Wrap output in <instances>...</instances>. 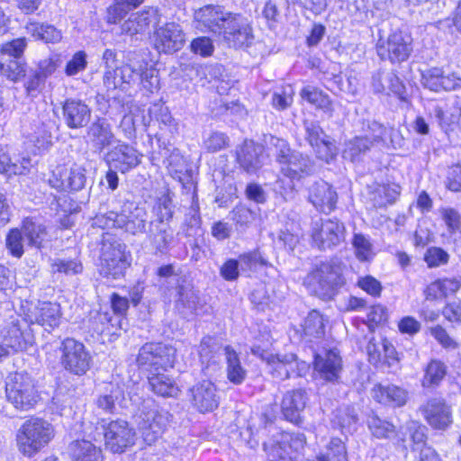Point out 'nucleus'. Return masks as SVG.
Returning <instances> with one entry per match:
<instances>
[{"label":"nucleus","instance_id":"1","mask_svg":"<svg viewBox=\"0 0 461 461\" xmlns=\"http://www.w3.org/2000/svg\"><path fill=\"white\" fill-rule=\"evenodd\" d=\"M196 27L221 36L229 47H249L254 40L253 29L241 14L226 11L221 5H207L194 12Z\"/></svg>","mask_w":461,"mask_h":461},{"label":"nucleus","instance_id":"2","mask_svg":"<svg viewBox=\"0 0 461 461\" xmlns=\"http://www.w3.org/2000/svg\"><path fill=\"white\" fill-rule=\"evenodd\" d=\"M345 285L343 264L332 258L312 266L303 279V285L322 301L332 300Z\"/></svg>","mask_w":461,"mask_h":461},{"label":"nucleus","instance_id":"3","mask_svg":"<svg viewBox=\"0 0 461 461\" xmlns=\"http://www.w3.org/2000/svg\"><path fill=\"white\" fill-rule=\"evenodd\" d=\"M126 245L116 236L105 233L100 243L99 274L106 278L118 279L130 266Z\"/></svg>","mask_w":461,"mask_h":461},{"label":"nucleus","instance_id":"4","mask_svg":"<svg viewBox=\"0 0 461 461\" xmlns=\"http://www.w3.org/2000/svg\"><path fill=\"white\" fill-rule=\"evenodd\" d=\"M53 437L54 428L49 421L31 417L17 430V447L23 456L31 457L45 447Z\"/></svg>","mask_w":461,"mask_h":461},{"label":"nucleus","instance_id":"5","mask_svg":"<svg viewBox=\"0 0 461 461\" xmlns=\"http://www.w3.org/2000/svg\"><path fill=\"white\" fill-rule=\"evenodd\" d=\"M5 397L16 410L26 411L40 400L34 379L26 372L10 374L5 382Z\"/></svg>","mask_w":461,"mask_h":461},{"label":"nucleus","instance_id":"6","mask_svg":"<svg viewBox=\"0 0 461 461\" xmlns=\"http://www.w3.org/2000/svg\"><path fill=\"white\" fill-rule=\"evenodd\" d=\"M170 417V413L154 401L148 400L143 402L139 415V429L149 445L154 443L166 430Z\"/></svg>","mask_w":461,"mask_h":461},{"label":"nucleus","instance_id":"7","mask_svg":"<svg viewBox=\"0 0 461 461\" xmlns=\"http://www.w3.org/2000/svg\"><path fill=\"white\" fill-rule=\"evenodd\" d=\"M26 40L17 38L5 42L0 49V71L12 81H18L26 76V63L23 59Z\"/></svg>","mask_w":461,"mask_h":461},{"label":"nucleus","instance_id":"8","mask_svg":"<svg viewBox=\"0 0 461 461\" xmlns=\"http://www.w3.org/2000/svg\"><path fill=\"white\" fill-rule=\"evenodd\" d=\"M175 349L163 343H146L139 350L136 362L140 368L150 375L172 367Z\"/></svg>","mask_w":461,"mask_h":461},{"label":"nucleus","instance_id":"9","mask_svg":"<svg viewBox=\"0 0 461 461\" xmlns=\"http://www.w3.org/2000/svg\"><path fill=\"white\" fill-rule=\"evenodd\" d=\"M101 427L104 431V447L114 454H122L135 444L136 432L128 421L117 419L114 420H102Z\"/></svg>","mask_w":461,"mask_h":461},{"label":"nucleus","instance_id":"10","mask_svg":"<svg viewBox=\"0 0 461 461\" xmlns=\"http://www.w3.org/2000/svg\"><path fill=\"white\" fill-rule=\"evenodd\" d=\"M59 350L61 365L67 371L83 375L89 370L92 357L83 343L68 338L61 342Z\"/></svg>","mask_w":461,"mask_h":461},{"label":"nucleus","instance_id":"11","mask_svg":"<svg viewBox=\"0 0 461 461\" xmlns=\"http://www.w3.org/2000/svg\"><path fill=\"white\" fill-rule=\"evenodd\" d=\"M345 226L337 219L319 220L312 223V240L321 250L331 249L345 240Z\"/></svg>","mask_w":461,"mask_h":461},{"label":"nucleus","instance_id":"12","mask_svg":"<svg viewBox=\"0 0 461 461\" xmlns=\"http://www.w3.org/2000/svg\"><path fill=\"white\" fill-rule=\"evenodd\" d=\"M376 50L382 59L400 63L410 57L412 51V38L402 31L394 32L385 41H379Z\"/></svg>","mask_w":461,"mask_h":461},{"label":"nucleus","instance_id":"13","mask_svg":"<svg viewBox=\"0 0 461 461\" xmlns=\"http://www.w3.org/2000/svg\"><path fill=\"white\" fill-rule=\"evenodd\" d=\"M153 41L158 52L173 53L182 49L185 42V36L182 27L172 22L155 30Z\"/></svg>","mask_w":461,"mask_h":461},{"label":"nucleus","instance_id":"14","mask_svg":"<svg viewBox=\"0 0 461 461\" xmlns=\"http://www.w3.org/2000/svg\"><path fill=\"white\" fill-rule=\"evenodd\" d=\"M428 424L435 429L445 430L452 423V411L442 398L433 397L419 407Z\"/></svg>","mask_w":461,"mask_h":461},{"label":"nucleus","instance_id":"15","mask_svg":"<svg viewBox=\"0 0 461 461\" xmlns=\"http://www.w3.org/2000/svg\"><path fill=\"white\" fill-rule=\"evenodd\" d=\"M86 168L74 163L70 167H60L53 172L50 184L59 190L79 191L86 183Z\"/></svg>","mask_w":461,"mask_h":461},{"label":"nucleus","instance_id":"16","mask_svg":"<svg viewBox=\"0 0 461 461\" xmlns=\"http://www.w3.org/2000/svg\"><path fill=\"white\" fill-rule=\"evenodd\" d=\"M142 155L132 146L117 141V144L106 154L110 167L126 173L138 167L141 162Z\"/></svg>","mask_w":461,"mask_h":461},{"label":"nucleus","instance_id":"17","mask_svg":"<svg viewBox=\"0 0 461 461\" xmlns=\"http://www.w3.org/2000/svg\"><path fill=\"white\" fill-rule=\"evenodd\" d=\"M267 365L273 377L280 380L288 379L294 374L300 376L307 367L306 363L299 362L296 355L293 353L274 355L268 357Z\"/></svg>","mask_w":461,"mask_h":461},{"label":"nucleus","instance_id":"18","mask_svg":"<svg viewBox=\"0 0 461 461\" xmlns=\"http://www.w3.org/2000/svg\"><path fill=\"white\" fill-rule=\"evenodd\" d=\"M314 369L327 382H338L342 371V360L335 349L324 350L314 356Z\"/></svg>","mask_w":461,"mask_h":461},{"label":"nucleus","instance_id":"19","mask_svg":"<svg viewBox=\"0 0 461 461\" xmlns=\"http://www.w3.org/2000/svg\"><path fill=\"white\" fill-rule=\"evenodd\" d=\"M193 405L201 412L212 411L220 402L216 386L208 380L194 384L189 390Z\"/></svg>","mask_w":461,"mask_h":461},{"label":"nucleus","instance_id":"20","mask_svg":"<svg viewBox=\"0 0 461 461\" xmlns=\"http://www.w3.org/2000/svg\"><path fill=\"white\" fill-rule=\"evenodd\" d=\"M308 197L313 206L323 213L334 211L338 202L336 190L323 180L316 181L311 185Z\"/></svg>","mask_w":461,"mask_h":461},{"label":"nucleus","instance_id":"21","mask_svg":"<svg viewBox=\"0 0 461 461\" xmlns=\"http://www.w3.org/2000/svg\"><path fill=\"white\" fill-rule=\"evenodd\" d=\"M63 119L69 129L86 126L91 119V109L82 100L66 99L62 105Z\"/></svg>","mask_w":461,"mask_h":461},{"label":"nucleus","instance_id":"22","mask_svg":"<svg viewBox=\"0 0 461 461\" xmlns=\"http://www.w3.org/2000/svg\"><path fill=\"white\" fill-rule=\"evenodd\" d=\"M25 324L19 317L11 316L1 328L3 344L14 351L26 348L29 333H26L22 325Z\"/></svg>","mask_w":461,"mask_h":461},{"label":"nucleus","instance_id":"23","mask_svg":"<svg viewBox=\"0 0 461 461\" xmlns=\"http://www.w3.org/2000/svg\"><path fill=\"white\" fill-rule=\"evenodd\" d=\"M281 173L291 180H300L311 176L315 170V164L310 156L299 151L294 153L280 166Z\"/></svg>","mask_w":461,"mask_h":461},{"label":"nucleus","instance_id":"24","mask_svg":"<svg viewBox=\"0 0 461 461\" xmlns=\"http://www.w3.org/2000/svg\"><path fill=\"white\" fill-rule=\"evenodd\" d=\"M147 212L143 207L131 203H125L119 217L120 229L132 235L143 233L146 230Z\"/></svg>","mask_w":461,"mask_h":461},{"label":"nucleus","instance_id":"25","mask_svg":"<svg viewBox=\"0 0 461 461\" xmlns=\"http://www.w3.org/2000/svg\"><path fill=\"white\" fill-rule=\"evenodd\" d=\"M307 400V393L303 389L286 392L281 402L285 419L294 424H300L302 422L301 414L305 408Z\"/></svg>","mask_w":461,"mask_h":461},{"label":"nucleus","instance_id":"26","mask_svg":"<svg viewBox=\"0 0 461 461\" xmlns=\"http://www.w3.org/2000/svg\"><path fill=\"white\" fill-rule=\"evenodd\" d=\"M147 238L155 254H165L174 240V230L167 221H153L149 222Z\"/></svg>","mask_w":461,"mask_h":461},{"label":"nucleus","instance_id":"27","mask_svg":"<svg viewBox=\"0 0 461 461\" xmlns=\"http://www.w3.org/2000/svg\"><path fill=\"white\" fill-rule=\"evenodd\" d=\"M421 83L431 91H451L461 87V78L454 74L444 76L438 68H429L422 73Z\"/></svg>","mask_w":461,"mask_h":461},{"label":"nucleus","instance_id":"28","mask_svg":"<svg viewBox=\"0 0 461 461\" xmlns=\"http://www.w3.org/2000/svg\"><path fill=\"white\" fill-rule=\"evenodd\" d=\"M158 22V10L153 7L131 14L122 23V32L126 34L135 35L144 33L151 24Z\"/></svg>","mask_w":461,"mask_h":461},{"label":"nucleus","instance_id":"29","mask_svg":"<svg viewBox=\"0 0 461 461\" xmlns=\"http://www.w3.org/2000/svg\"><path fill=\"white\" fill-rule=\"evenodd\" d=\"M60 316L59 304L50 302H40L28 314L31 323H37L50 329L59 326ZM45 329L47 330V328Z\"/></svg>","mask_w":461,"mask_h":461},{"label":"nucleus","instance_id":"30","mask_svg":"<svg viewBox=\"0 0 461 461\" xmlns=\"http://www.w3.org/2000/svg\"><path fill=\"white\" fill-rule=\"evenodd\" d=\"M263 148L252 140H245L237 150V161L247 173H256L262 167Z\"/></svg>","mask_w":461,"mask_h":461},{"label":"nucleus","instance_id":"31","mask_svg":"<svg viewBox=\"0 0 461 461\" xmlns=\"http://www.w3.org/2000/svg\"><path fill=\"white\" fill-rule=\"evenodd\" d=\"M87 134L93 147L99 151L118 141L111 124L105 119H97L94 122L89 126Z\"/></svg>","mask_w":461,"mask_h":461},{"label":"nucleus","instance_id":"32","mask_svg":"<svg viewBox=\"0 0 461 461\" xmlns=\"http://www.w3.org/2000/svg\"><path fill=\"white\" fill-rule=\"evenodd\" d=\"M373 148V142L367 134L355 136L345 140L342 157L353 163L360 162Z\"/></svg>","mask_w":461,"mask_h":461},{"label":"nucleus","instance_id":"33","mask_svg":"<svg viewBox=\"0 0 461 461\" xmlns=\"http://www.w3.org/2000/svg\"><path fill=\"white\" fill-rule=\"evenodd\" d=\"M372 396L380 403L401 407L406 403L408 393L406 390L393 384L386 386L377 384L372 390Z\"/></svg>","mask_w":461,"mask_h":461},{"label":"nucleus","instance_id":"34","mask_svg":"<svg viewBox=\"0 0 461 461\" xmlns=\"http://www.w3.org/2000/svg\"><path fill=\"white\" fill-rule=\"evenodd\" d=\"M20 229L25 237L28 247L40 249L48 240L46 227L32 218L24 219Z\"/></svg>","mask_w":461,"mask_h":461},{"label":"nucleus","instance_id":"35","mask_svg":"<svg viewBox=\"0 0 461 461\" xmlns=\"http://www.w3.org/2000/svg\"><path fill=\"white\" fill-rule=\"evenodd\" d=\"M327 319L318 311H311L304 320L302 338L306 342H312L313 339H321L325 334Z\"/></svg>","mask_w":461,"mask_h":461},{"label":"nucleus","instance_id":"36","mask_svg":"<svg viewBox=\"0 0 461 461\" xmlns=\"http://www.w3.org/2000/svg\"><path fill=\"white\" fill-rule=\"evenodd\" d=\"M149 384L156 394L162 397H176L179 393L176 382L167 375L160 373V371L149 376Z\"/></svg>","mask_w":461,"mask_h":461},{"label":"nucleus","instance_id":"37","mask_svg":"<svg viewBox=\"0 0 461 461\" xmlns=\"http://www.w3.org/2000/svg\"><path fill=\"white\" fill-rule=\"evenodd\" d=\"M70 455L74 461H102L100 448L87 440H76L69 445Z\"/></svg>","mask_w":461,"mask_h":461},{"label":"nucleus","instance_id":"38","mask_svg":"<svg viewBox=\"0 0 461 461\" xmlns=\"http://www.w3.org/2000/svg\"><path fill=\"white\" fill-rule=\"evenodd\" d=\"M223 350L227 363V377L231 383L240 384L247 376V371L241 366L238 353L230 346L224 347Z\"/></svg>","mask_w":461,"mask_h":461},{"label":"nucleus","instance_id":"39","mask_svg":"<svg viewBox=\"0 0 461 461\" xmlns=\"http://www.w3.org/2000/svg\"><path fill=\"white\" fill-rule=\"evenodd\" d=\"M300 95L303 100H306L316 108L328 113L329 116H332V102L329 95L324 94L321 90L312 86H307L301 90Z\"/></svg>","mask_w":461,"mask_h":461},{"label":"nucleus","instance_id":"40","mask_svg":"<svg viewBox=\"0 0 461 461\" xmlns=\"http://www.w3.org/2000/svg\"><path fill=\"white\" fill-rule=\"evenodd\" d=\"M26 30L28 33L32 34L34 38L42 40L45 42L55 43L61 39L60 32L50 24L32 22L26 25Z\"/></svg>","mask_w":461,"mask_h":461},{"label":"nucleus","instance_id":"41","mask_svg":"<svg viewBox=\"0 0 461 461\" xmlns=\"http://www.w3.org/2000/svg\"><path fill=\"white\" fill-rule=\"evenodd\" d=\"M365 131L369 136L374 147L380 143H385L387 138H390L393 143V137L396 132L393 128L387 127L377 121H368Z\"/></svg>","mask_w":461,"mask_h":461},{"label":"nucleus","instance_id":"42","mask_svg":"<svg viewBox=\"0 0 461 461\" xmlns=\"http://www.w3.org/2000/svg\"><path fill=\"white\" fill-rule=\"evenodd\" d=\"M30 160L23 158L22 162L13 161L9 154L4 149H0V173L12 175H23L28 171Z\"/></svg>","mask_w":461,"mask_h":461},{"label":"nucleus","instance_id":"43","mask_svg":"<svg viewBox=\"0 0 461 461\" xmlns=\"http://www.w3.org/2000/svg\"><path fill=\"white\" fill-rule=\"evenodd\" d=\"M400 194V187L396 185H378L374 193L373 202L375 207H385L395 202Z\"/></svg>","mask_w":461,"mask_h":461},{"label":"nucleus","instance_id":"44","mask_svg":"<svg viewBox=\"0 0 461 461\" xmlns=\"http://www.w3.org/2000/svg\"><path fill=\"white\" fill-rule=\"evenodd\" d=\"M358 420L357 412L352 406L345 405L338 408L334 412L333 423L342 430L350 431Z\"/></svg>","mask_w":461,"mask_h":461},{"label":"nucleus","instance_id":"45","mask_svg":"<svg viewBox=\"0 0 461 461\" xmlns=\"http://www.w3.org/2000/svg\"><path fill=\"white\" fill-rule=\"evenodd\" d=\"M446 375V365L439 360H431L426 368L425 375L422 380V385L424 387L438 385Z\"/></svg>","mask_w":461,"mask_h":461},{"label":"nucleus","instance_id":"46","mask_svg":"<svg viewBox=\"0 0 461 461\" xmlns=\"http://www.w3.org/2000/svg\"><path fill=\"white\" fill-rule=\"evenodd\" d=\"M367 425L372 434L378 438H390L395 434V426L377 415L370 416Z\"/></svg>","mask_w":461,"mask_h":461},{"label":"nucleus","instance_id":"47","mask_svg":"<svg viewBox=\"0 0 461 461\" xmlns=\"http://www.w3.org/2000/svg\"><path fill=\"white\" fill-rule=\"evenodd\" d=\"M25 237L21 229L14 228L8 231L5 238V246L13 257L20 258L23 253Z\"/></svg>","mask_w":461,"mask_h":461},{"label":"nucleus","instance_id":"48","mask_svg":"<svg viewBox=\"0 0 461 461\" xmlns=\"http://www.w3.org/2000/svg\"><path fill=\"white\" fill-rule=\"evenodd\" d=\"M123 398V391L118 385L112 386L109 393L100 395L97 398L96 405L104 411L113 413L115 410V404L119 403Z\"/></svg>","mask_w":461,"mask_h":461},{"label":"nucleus","instance_id":"49","mask_svg":"<svg viewBox=\"0 0 461 461\" xmlns=\"http://www.w3.org/2000/svg\"><path fill=\"white\" fill-rule=\"evenodd\" d=\"M221 348L217 339L211 337H204L199 345V355L202 364L206 363V368L209 367L211 361L213 359L214 355Z\"/></svg>","mask_w":461,"mask_h":461},{"label":"nucleus","instance_id":"50","mask_svg":"<svg viewBox=\"0 0 461 461\" xmlns=\"http://www.w3.org/2000/svg\"><path fill=\"white\" fill-rule=\"evenodd\" d=\"M352 245L355 249L356 257L360 261H368L373 256V246L367 237L361 233H355Z\"/></svg>","mask_w":461,"mask_h":461},{"label":"nucleus","instance_id":"51","mask_svg":"<svg viewBox=\"0 0 461 461\" xmlns=\"http://www.w3.org/2000/svg\"><path fill=\"white\" fill-rule=\"evenodd\" d=\"M439 212L449 233L454 234L461 230V213L458 210L453 207H442Z\"/></svg>","mask_w":461,"mask_h":461},{"label":"nucleus","instance_id":"52","mask_svg":"<svg viewBox=\"0 0 461 461\" xmlns=\"http://www.w3.org/2000/svg\"><path fill=\"white\" fill-rule=\"evenodd\" d=\"M448 260L449 254L438 247H430L424 254V261L430 268L447 265Z\"/></svg>","mask_w":461,"mask_h":461},{"label":"nucleus","instance_id":"53","mask_svg":"<svg viewBox=\"0 0 461 461\" xmlns=\"http://www.w3.org/2000/svg\"><path fill=\"white\" fill-rule=\"evenodd\" d=\"M270 145L274 149V156L276 162L281 166L294 153V150L290 149L288 142L283 139L271 137Z\"/></svg>","mask_w":461,"mask_h":461},{"label":"nucleus","instance_id":"54","mask_svg":"<svg viewBox=\"0 0 461 461\" xmlns=\"http://www.w3.org/2000/svg\"><path fill=\"white\" fill-rule=\"evenodd\" d=\"M316 153V157L327 163H330L337 155V147L333 141L328 137L323 139L316 147L312 148Z\"/></svg>","mask_w":461,"mask_h":461},{"label":"nucleus","instance_id":"55","mask_svg":"<svg viewBox=\"0 0 461 461\" xmlns=\"http://www.w3.org/2000/svg\"><path fill=\"white\" fill-rule=\"evenodd\" d=\"M239 262L241 265L242 270H256L258 266H267V264L258 250L240 254Z\"/></svg>","mask_w":461,"mask_h":461},{"label":"nucleus","instance_id":"56","mask_svg":"<svg viewBox=\"0 0 461 461\" xmlns=\"http://www.w3.org/2000/svg\"><path fill=\"white\" fill-rule=\"evenodd\" d=\"M142 60L138 61L137 63L130 62L123 67H122L120 70L121 80L122 83H135L139 82L141 79V71H142Z\"/></svg>","mask_w":461,"mask_h":461},{"label":"nucleus","instance_id":"57","mask_svg":"<svg viewBox=\"0 0 461 461\" xmlns=\"http://www.w3.org/2000/svg\"><path fill=\"white\" fill-rule=\"evenodd\" d=\"M87 67L86 53L85 51L76 52L65 67V74L73 77L84 71Z\"/></svg>","mask_w":461,"mask_h":461},{"label":"nucleus","instance_id":"58","mask_svg":"<svg viewBox=\"0 0 461 461\" xmlns=\"http://www.w3.org/2000/svg\"><path fill=\"white\" fill-rule=\"evenodd\" d=\"M178 300L177 305H182L184 308L188 310L190 312L196 311L198 304V295L195 291L187 287H178Z\"/></svg>","mask_w":461,"mask_h":461},{"label":"nucleus","instance_id":"59","mask_svg":"<svg viewBox=\"0 0 461 461\" xmlns=\"http://www.w3.org/2000/svg\"><path fill=\"white\" fill-rule=\"evenodd\" d=\"M303 126L305 130V140L312 148L316 147L318 143L328 137L321 127L315 122L305 121Z\"/></svg>","mask_w":461,"mask_h":461},{"label":"nucleus","instance_id":"60","mask_svg":"<svg viewBox=\"0 0 461 461\" xmlns=\"http://www.w3.org/2000/svg\"><path fill=\"white\" fill-rule=\"evenodd\" d=\"M406 429L411 434V439L417 447L426 446L427 428L415 420H410L406 423Z\"/></svg>","mask_w":461,"mask_h":461},{"label":"nucleus","instance_id":"61","mask_svg":"<svg viewBox=\"0 0 461 461\" xmlns=\"http://www.w3.org/2000/svg\"><path fill=\"white\" fill-rule=\"evenodd\" d=\"M53 270L59 273H64L68 276L77 275L82 272L83 266L80 261L76 259L65 260L57 259L53 265Z\"/></svg>","mask_w":461,"mask_h":461},{"label":"nucleus","instance_id":"62","mask_svg":"<svg viewBox=\"0 0 461 461\" xmlns=\"http://www.w3.org/2000/svg\"><path fill=\"white\" fill-rule=\"evenodd\" d=\"M384 339V338H380L379 339L371 338L367 343L366 353L368 361L374 366L383 361Z\"/></svg>","mask_w":461,"mask_h":461},{"label":"nucleus","instance_id":"63","mask_svg":"<svg viewBox=\"0 0 461 461\" xmlns=\"http://www.w3.org/2000/svg\"><path fill=\"white\" fill-rule=\"evenodd\" d=\"M203 143L209 152H217L229 146V138L222 132L215 131Z\"/></svg>","mask_w":461,"mask_h":461},{"label":"nucleus","instance_id":"64","mask_svg":"<svg viewBox=\"0 0 461 461\" xmlns=\"http://www.w3.org/2000/svg\"><path fill=\"white\" fill-rule=\"evenodd\" d=\"M357 285L366 293L374 297H379L383 290V286L380 281L372 276L359 277L357 280Z\"/></svg>","mask_w":461,"mask_h":461}]
</instances>
